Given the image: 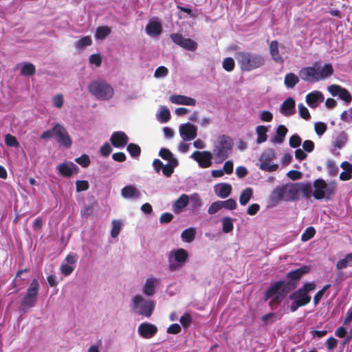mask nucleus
Listing matches in <instances>:
<instances>
[{
	"mask_svg": "<svg viewBox=\"0 0 352 352\" xmlns=\"http://www.w3.org/2000/svg\"><path fill=\"white\" fill-rule=\"evenodd\" d=\"M311 267L302 265L287 273L289 280H278L271 284L264 294V300L271 299L269 305L272 309L276 308L287 294L297 287V282L305 274L309 273Z\"/></svg>",
	"mask_w": 352,
	"mask_h": 352,
	"instance_id": "nucleus-1",
	"label": "nucleus"
},
{
	"mask_svg": "<svg viewBox=\"0 0 352 352\" xmlns=\"http://www.w3.org/2000/svg\"><path fill=\"white\" fill-rule=\"evenodd\" d=\"M333 69L331 64H324L320 70V66L316 63L313 66L302 68L299 72V76L305 82H315L327 78L333 75Z\"/></svg>",
	"mask_w": 352,
	"mask_h": 352,
	"instance_id": "nucleus-2",
	"label": "nucleus"
},
{
	"mask_svg": "<svg viewBox=\"0 0 352 352\" xmlns=\"http://www.w3.org/2000/svg\"><path fill=\"white\" fill-rule=\"evenodd\" d=\"M235 58L242 71L250 72L263 67L265 63L263 56L250 52H238Z\"/></svg>",
	"mask_w": 352,
	"mask_h": 352,
	"instance_id": "nucleus-3",
	"label": "nucleus"
},
{
	"mask_svg": "<svg viewBox=\"0 0 352 352\" xmlns=\"http://www.w3.org/2000/svg\"><path fill=\"white\" fill-rule=\"evenodd\" d=\"M316 287L314 282L305 283L300 288L292 292L289 298L292 300L290 309L292 312L296 311L299 307L308 305L311 301L309 292H313Z\"/></svg>",
	"mask_w": 352,
	"mask_h": 352,
	"instance_id": "nucleus-4",
	"label": "nucleus"
},
{
	"mask_svg": "<svg viewBox=\"0 0 352 352\" xmlns=\"http://www.w3.org/2000/svg\"><path fill=\"white\" fill-rule=\"evenodd\" d=\"M296 187V183L278 186L273 190L271 194V201L277 204L280 201H294L298 200L300 196H298Z\"/></svg>",
	"mask_w": 352,
	"mask_h": 352,
	"instance_id": "nucleus-5",
	"label": "nucleus"
},
{
	"mask_svg": "<svg viewBox=\"0 0 352 352\" xmlns=\"http://www.w3.org/2000/svg\"><path fill=\"white\" fill-rule=\"evenodd\" d=\"M313 186L314 188L313 196L316 199L329 200L336 193L337 184L336 182L327 184L324 179H317L314 182Z\"/></svg>",
	"mask_w": 352,
	"mask_h": 352,
	"instance_id": "nucleus-6",
	"label": "nucleus"
},
{
	"mask_svg": "<svg viewBox=\"0 0 352 352\" xmlns=\"http://www.w3.org/2000/svg\"><path fill=\"white\" fill-rule=\"evenodd\" d=\"M39 287L38 280L36 278H34L21 302L20 309L22 312L26 313L36 305Z\"/></svg>",
	"mask_w": 352,
	"mask_h": 352,
	"instance_id": "nucleus-7",
	"label": "nucleus"
},
{
	"mask_svg": "<svg viewBox=\"0 0 352 352\" xmlns=\"http://www.w3.org/2000/svg\"><path fill=\"white\" fill-rule=\"evenodd\" d=\"M233 146V142L229 136L223 135L218 138L213 152L217 159L222 162L227 159Z\"/></svg>",
	"mask_w": 352,
	"mask_h": 352,
	"instance_id": "nucleus-8",
	"label": "nucleus"
},
{
	"mask_svg": "<svg viewBox=\"0 0 352 352\" xmlns=\"http://www.w3.org/2000/svg\"><path fill=\"white\" fill-rule=\"evenodd\" d=\"M89 91L100 100H109L113 96V87L103 80H96L89 86Z\"/></svg>",
	"mask_w": 352,
	"mask_h": 352,
	"instance_id": "nucleus-9",
	"label": "nucleus"
},
{
	"mask_svg": "<svg viewBox=\"0 0 352 352\" xmlns=\"http://www.w3.org/2000/svg\"><path fill=\"white\" fill-rule=\"evenodd\" d=\"M155 308L153 300H146L142 296L136 295L133 298L132 309L138 314L146 318L151 317Z\"/></svg>",
	"mask_w": 352,
	"mask_h": 352,
	"instance_id": "nucleus-10",
	"label": "nucleus"
},
{
	"mask_svg": "<svg viewBox=\"0 0 352 352\" xmlns=\"http://www.w3.org/2000/svg\"><path fill=\"white\" fill-rule=\"evenodd\" d=\"M188 257V252L183 248L171 251L168 258L169 270L173 272L179 269L186 262Z\"/></svg>",
	"mask_w": 352,
	"mask_h": 352,
	"instance_id": "nucleus-11",
	"label": "nucleus"
},
{
	"mask_svg": "<svg viewBox=\"0 0 352 352\" xmlns=\"http://www.w3.org/2000/svg\"><path fill=\"white\" fill-rule=\"evenodd\" d=\"M276 158L275 151L273 148H267L264 151L260 157L261 162L259 168L260 169L268 171H276L278 166L276 164H272V161Z\"/></svg>",
	"mask_w": 352,
	"mask_h": 352,
	"instance_id": "nucleus-12",
	"label": "nucleus"
},
{
	"mask_svg": "<svg viewBox=\"0 0 352 352\" xmlns=\"http://www.w3.org/2000/svg\"><path fill=\"white\" fill-rule=\"evenodd\" d=\"M52 131L56 136V142L65 148H70L72 140L65 127L56 123L52 128Z\"/></svg>",
	"mask_w": 352,
	"mask_h": 352,
	"instance_id": "nucleus-13",
	"label": "nucleus"
},
{
	"mask_svg": "<svg viewBox=\"0 0 352 352\" xmlns=\"http://www.w3.org/2000/svg\"><path fill=\"white\" fill-rule=\"evenodd\" d=\"M191 157L199 164L201 168L210 167L212 164V155L210 151H195Z\"/></svg>",
	"mask_w": 352,
	"mask_h": 352,
	"instance_id": "nucleus-14",
	"label": "nucleus"
},
{
	"mask_svg": "<svg viewBox=\"0 0 352 352\" xmlns=\"http://www.w3.org/2000/svg\"><path fill=\"white\" fill-rule=\"evenodd\" d=\"M179 133L184 141H190L197 137V129L192 124L188 122L179 126Z\"/></svg>",
	"mask_w": 352,
	"mask_h": 352,
	"instance_id": "nucleus-15",
	"label": "nucleus"
},
{
	"mask_svg": "<svg viewBox=\"0 0 352 352\" xmlns=\"http://www.w3.org/2000/svg\"><path fill=\"white\" fill-rule=\"evenodd\" d=\"M138 334L144 339H150L155 336L157 327L150 322H142L138 328Z\"/></svg>",
	"mask_w": 352,
	"mask_h": 352,
	"instance_id": "nucleus-16",
	"label": "nucleus"
},
{
	"mask_svg": "<svg viewBox=\"0 0 352 352\" xmlns=\"http://www.w3.org/2000/svg\"><path fill=\"white\" fill-rule=\"evenodd\" d=\"M110 142L116 148H123L128 143L129 138L123 131H116L112 133Z\"/></svg>",
	"mask_w": 352,
	"mask_h": 352,
	"instance_id": "nucleus-17",
	"label": "nucleus"
},
{
	"mask_svg": "<svg viewBox=\"0 0 352 352\" xmlns=\"http://www.w3.org/2000/svg\"><path fill=\"white\" fill-rule=\"evenodd\" d=\"M56 168L59 174L65 177H70L74 172L76 173L78 172V167L72 162L61 163L57 166Z\"/></svg>",
	"mask_w": 352,
	"mask_h": 352,
	"instance_id": "nucleus-18",
	"label": "nucleus"
},
{
	"mask_svg": "<svg viewBox=\"0 0 352 352\" xmlns=\"http://www.w3.org/2000/svg\"><path fill=\"white\" fill-rule=\"evenodd\" d=\"M296 102L294 98H288L283 101L280 111L285 116H290L295 113Z\"/></svg>",
	"mask_w": 352,
	"mask_h": 352,
	"instance_id": "nucleus-19",
	"label": "nucleus"
},
{
	"mask_svg": "<svg viewBox=\"0 0 352 352\" xmlns=\"http://www.w3.org/2000/svg\"><path fill=\"white\" fill-rule=\"evenodd\" d=\"M170 101L176 104L195 106L196 100L183 95H172L170 96Z\"/></svg>",
	"mask_w": 352,
	"mask_h": 352,
	"instance_id": "nucleus-20",
	"label": "nucleus"
},
{
	"mask_svg": "<svg viewBox=\"0 0 352 352\" xmlns=\"http://www.w3.org/2000/svg\"><path fill=\"white\" fill-rule=\"evenodd\" d=\"M324 100L322 92L314 91L306 96V102L311 108H315L318 106V101Z\"/></svg>",
	"mask_w": 352,
	"mask_h": 352,
	"instance_id": "nucleus-21",
	"label": "nucleus"
},
{
	"mask_svg": "<svg viewBox=\"0 0 352 352\" xmlns=\"http://www.w3.org/2000/svg\"><path fill=\"white\" fill-rule=\"evenodd\" d=\"M296 189L298 190V196H300V193H302L303 197L309 199L313 195L312 186L310 183H296Z\"/></svg>",
	"mask_w": 352,
	"mask_h": 352,
	"instance_id": "nucleus-22",
	"label": "nucleus"
},
{
	"mask_svg": "<svg viewBox=\"0 0 352 352\" xmlns=\"http://www.w3.org/2000/svg\"><path fill=\"white\" fill-rule=\"evenodd\" d=\"M340 167L343 171L340 173L339 178L341 181H349L352 178V164L349 162H342Z\"/></svg>",
	"mask_w": 352,
	"mask_h": 352,
	"instance_id": "nucleus-23",
	"label": "nucleus"
},
{
	"mask_svg": "<svg viewBox=\"0 0 352 352\" xmlns=\"http://www.w3.org/2000/svg\"><path fill=\"white\" fill-rule=\"evenodd\" d=\"M270 53L272 59L276 63H283L284 59L279 53L278 42L272 41L270 44Z\"/></svg>",
	"mask_w": 352,
	"mask_h": 352,
	"instance_id": "nucleus-24",
	"label": "nucleus"
},
{
	"mask_svg": "<svg viewBox=\"0 0 352 352\" xmlns=\"http://www.w3.org/2000/svg\"><path fill=\"white\" fill-rule=\"evenodd\" d=\"M162 30L160 23L157 21H151L146 27V32L148 35L158 36Z\"/></svg>",
	"mask_w": 352,
	"mask_h": 352,
	"instance_id": "nucleus-25",
	"label": "nucleus"
},
{
	"mask_svg": "<svg viewBox=\"0 0 352 352\" xmlns=\"http://www.w3.org/2000/svg\"><path fill=\"white\" fill-rule=\"evenodd\" d=\"M287 132L288 129L285 126L278 125L276 131V135L274 137L272 142L278 144L283 143Z\"/></svg>",
	"mask_w": 352,
	"mask_h": 352,
	"instance_id": "nucleus-26",
	"label": "nucleus"
},
{
	"mask_svg": "<svg viewBox=\"0 0 352 352\" xmlns=\"http://www.w3.org/2000/svg\"><path fill=\"white\" fill-rule=\"evenodd\" d=\"M189 202V197L186 194H182L173 204V209L175 212L187 206Z\"/></svg>",
	"mask_w": 352,
	"mask_h": 352,
	"instance_id": "nucleus-27",
	"label": "nucleus"
},
{
	"mask_svg": "<svg viewBox=\"0 0 352 352\" xmlns=\"http://www.w3.org/2000/svg\"><path fill=\"white\" fill-rule=\"evenodd\" d=\"M121 195L124 198L129 199L133 197H138L140 193L137 188L133 186H126L122 189Z\"/></svg>",
	"mask_w": 352,
	"mask_h": 352,
	"instance_id": "nucleus-28",
	"label": "nucleus"
},
{
	"mask_svg": "<svg viewBox=\"0 0 352 352\" xmlns=\"http://www.w3.org/2000/svg\"><path fill=\"white\" fill-rule=\"evenodd\" d=\"M157 282V279L155 278H151L146 279L143 292L146 296H153L155 293V284Z\"/></svg>",
	"mask_w": 352,
	"mask_h": 352,
	"instance_id": "nucleus-29",
	"label": "nucleus"
},
{
	"mask_svg": "<svg viewBox=\"0 0 352 352\" xmlns=\"http://www.w3.org/2000/svg\"><path fill=\"white\" fill-rule=\"evenodd\" d=\"M268 129L267 126L263 125H259L256 128V132L257 134L256 142L257 144H261L265 142L267 139V132Z\"/></svg>",
	"mask_w": 352,
	"mask_h": 352,
	"instance_id": "nucleus-30",
	"label": "nucleus"
},
{
	"mask_svg": "<svg viewBox=\"0 0 352 352\" xmlns=\"http://www.w3.org/2000/svg\"><path fill=\"white\" fill-rule=\"evenodd\" d=\"M178 166L177 160H173L168 162V164L164 165L162 168V173L166 177H170L174 172V169Z\"/></svg>",
	"mask_w": 352,
	"mask_h": 352,
	"instance_id": "nucleus-31",
	"label": "nucleus"
},
{
	"mask_svg": "<svg viewBox=\"0 0 352 352\" xmlns=\"http://www.w3.org/2000/svg\"><path fill=\"white\" fill-rule=\"evenodd\" d=\"M299 82V78L294 73H288L285 76L284 83L287 88H294Z\"/></svg>",
	"mask_w": 352,
	"mask_h": 352,
	"instance_id": "nucleus-32",
	"label": "nucleus"
},
{
	"mask_svg": "<svg viewBox=\"0 0 352 352\" xmlns=\"http://www.w3.org/2000/svg\"><path fill=\"white\" fill-rule=\"evenodd\" d=\"M348 266H352V252L347 254L343 259L338 261L336 263V269L342 270Z\"/></svg>",
	"mask_w": 352,
	"mask_h": 352,
	"instance_id": "nucleus-33",
	"label": "nucleus"
},
{
	"mask_svg": "<svg viewBox=\"0 0 352 352\" xmlns=\"http://www.w3.org/2000/svg\"><path fill=\"white\" fill-rule=\"evenodd\" d=\"M36 73V67L31 63H25L21 68L20 74L22 76H32Z\"/></svg>",
	"mask_w": 352,
	"mask_h": 352,
	"instance_id": "nucleus-34",
	"label": "nucleus"
},
{
	"mask_svg": "<svg viewBox=\"0 0 352 352\" xmlns=\"http://www.w3.org/2000/svg\"><path fill=\"white\" fill-rule=\"evenodd\" d=\"M111 32V30L109 27L103 25L96 28V38L98 40H103L108 36Z\"/></svg>",
	"mask_w": 352,
	"mask_h": 352,
	"instance_id": "nucleus-35",
	"label": "nucleus"
},
{
	"mask_svg": "<svg viewBox=\"0 0 352 352\" xmlns=\"http://www.w3.org/2000/svg\"><path fill=\"white\" fill-rule=\"evenodd\" d=\"M252 195L253 190L251 188H247L243 190L239 197V202L241 205L245 206L252 198Z\"/></svg>",
	"mask_w": 352,
	"mask_h": 352,
	"instance_id": "nucleus-36",
	"label": "nucleus"
},
{
	"mask_svg": "<svg viewBox=\"0 0 352 352\" xmlns=\"http://www.w3.org/2000/svg\"><path fill=\"white\" fill-rule=\"evenodd\" d=\"M233 219L230 217H225L222 218V231L224 233H229L233 230L234 225H233Z\"/></svg>",
	"mask_w": 352,
	"mask_h": 352,
	"instance_id": "nucleus-37",
	"label": "nucleus"
},
{
	"mask_svg": "<svg viewBox=\"0 0 352 352\" xmlns=\"http://www.w3.org/2000/svg\"><path fill=\"white\" fill-rule=\"evenodd\" d=\"M195 230L193 228H189L186 230H184L182 234L181 237L183 239L184 241H186L187 243L192 242L195 236Z\"/></svg>",
	"mask_w": 352,
	"mask_h": 352,
	"instance_id": "nucleus-38",
	"label": "nucleus"
},
{
	"mask_svg": "<svg viewBox=\"0 0 352 352\" xmlns=\"http://www.w3.org/2000/svg\"><path fill=\"white\" fill-rule=\"evenodd\" d=\"M92 44V39L90 36H85L80 38L75 43V46L78 50H82L85 47L89 46Z\"/></svg>",
	"mask_w": 352,
	"mask_h": 352,
	"instance_id": "nucleus-39",
	"label": "nucleus"
},
{
	"mask_svg": "<svg viewBox=\"0 0 352 352\" xmlns=\"http://www.w3.org/2000/svg\"><path fill=\"white\" fill-rule=\"evenodd\" d=\"M232 192V186L229 184H221L217 193L221 198L228 197Z\"/></svg>",
	"mask_w": 352,
	"mask_h": 352,
	"instance_id": "nucleus-40",
	"label": "nucleus"
},
{
	"mask_svg": "<svg viewBox=\"0 0 352 352\" xmlns=\"http://www.w3.org/2000/svg\"><path fill=\"white\" fill-rule=\"evenodd\" d=\"M181 47L187 50L195 51L197 48V43L191 38H184Z\"/></svg>",
	"mask_w": 352,
	"mask_h": 352,
	"instance_id": "nucleus-41",
	"label": "nucleus"
},
{
	"mask_svg": "<svg viewBox=\"0 0 352 352\" xmlns=\"http://www.w3.org/2000/svg\"><path fill=\"white\" fill-rule=\"evenodd\" d=\"M126 150L133 157H138L140 155L141 153L140 147L134 143L129 144Z\"/></svg>",
	"mask_w": 352,
	"mask_h": 352,
	"instance_id": "nucleus-42",
	"label": "nucleus"
},
{
	"mask_svg": "<svg viewBox=\"0 0 352 352\" xmlns=\"http://www.w3.org/2000/svg\"><path fill=\"white\" fill-rule=\"evenodd\" d=\"M316 234V230L314 227L310 226L306 228L305 232L301 235V241L303 242L307 241L312 239Z\"/></svg>",
	"mask_w": 352,
	"mask_h": 352,
	"instance_id": "nucleus-43",
	"label": "nucleus"
},
{
	"mask_svg": "<svg viewBox=\"0 0 352 352\" xmlns=\"http://www.w3.org/2000/svg\"><path fill=\"white\" fill-rule=\"evenodd\" d=\"M347 138L344 133L339 134L333 142V146L336 148H342L346 144Z\"/></svg>",
	"mask_w": 352,
	"mask_h": 352,
	"instance_id": "nucleus-44",
	"label": "nucleus"
},
{
	"mask_svg": "<svg viewBox=\"0 0 352 352\" xmlns=\"http://www.w3.org/2000/svg\"><path fill=\"white\" fill-rule=\"evenodd\" d=\"M327 168L330 176L335 177L338 175L339 168L333 160H329L327 162Z\"/></svg>",
	"mask_w": 352,
	"mask_h": 352,
	"instance_id": "nucleus-45",
	"label": "nucleus"
},
{
	"mask_svg": "<svg viewBox=\"0 0 352 352\" xmlns=\"http://www.w3.org/2000/svg\"><path fill=\"white\" fill-rule=\"evenodd\" d=\"M223 68L227 72H232L234 69L235 63L232 58H226L222 63Z\"/></svg>",
	"mask_w": 352,
	"mask_h": 352,
	"instance_id": "nucleus-46",
	"label": "nucleus"
},
{
	"mask_svg": "<svg viewBox=\"0 0 352 352\" xmlns=\"http://www.w3.org/2000/svg\"><path fill=\"white\" fill-rule=\"evenodd\" d=\"M331 287V285L327 284L325 285L322 289L319 290L314 296V303L315 305H317L319 304L320 301L321 300L322 298L323 297L325 292Z\"/></svg>",
	"mask_w": 352,
	"mask_h": 352,
	"instance_id": "nucleus-47",
	"label": "nucleus"
},
{
	"mask_svg": "<svg viewBox=\"0 0 352 352\" xmlns=\"http://www.w3.org/2000/svg\"><path fill=\"white\" fill-rule=\"evenodd\" d=\"M5 143L7 146L14 148H18L19 146V143L16 138L10 134H6L5 135Z\"/></svg>",
	"mask_w": 352,
	"mask_h": 352,
	"instance_id": "nucleus-48",
	"label": "nucleus"
},
{
	"mask_svg": "<svg viewBox=\"0 0 352 352\" xmlns=\"http://www.w3.org/2000/svg\"><path fill=\"white\" fill-rule=\"evenodd\" d=\"M159 155L164 160H168V162H171L173 160H177L174 157L173 154L166 148H162L160 149L159 152Z\"/></svg>",
	"mask_w": 352,
	"mask_h": 352,
	"instance_id": "nucleus-49",
	"label": "nucleus"
},
{
	"mask_svg": "<svg viewBox=\"0 0 352 352\" xmlns=\"http://www.w3.org/2000/svg\"><path fill=\"white\" fill-rule=\"evenodd\" d=\"M122 223L118 220H113L112 221V229L111 235L113 238L117 237L121 230Z\"/></svg>",
	"mask_w": 352,
	"mask_h": 352,
	"instance_id": "nucleus-50",
	"label": "nucleus"
},
{
	"mask_svg": "<svg viewBox=\"0 0 352 352\" xmlns=\"http://www.w3.org/2000/svg\"><path fill=\"white\" fill-rule=\"evenodd\" d=\"M75 162L83 168H87L90 164L89 157L86 154H83L79 157L76 158Z\"/></svg>",
	"mask_w": 352,
	"mask_h": 352,
	"instance_id": "nucleus-51",
	"label": "nucleus"
},
{
	"mask_svg": "<svg viewBox=\"0 0 352 352\" xmlns=\"http://www.w3.org/2000/svg\"><path fill=\"white\" fill-rule=\"evenodd\" d=\"M298 107L300 117L306 120H309L311 116L308 109L303 104H299Z\"/></svg>",
	"mask_w": 352,
	"mask_h": 352,
	"instance_id": "nucleus-52",
	"label": "nucleus"
},
{
	"mask_svg": "<svg viewBox=\"0 0 352 352\" xmlns=\"http://www.w3.org/2000/svg\"><path fill=\"white\" fill-rule=\"evenodd\" d=\"M222 208L234 210L236 208V202L234 199H228L226 201H221Z\"/></svg>",
	"mask_w": 352,
	"mask_h": 352,
	"instance_id": "nucleus-53",
	"label": "nucleus"
},
{
	"mask_svg": "<svg viewBox=\"0 0 352 352\" xmlns=\"http://www.w3.org/2000/svg\"><path fill=\"white\" fill-rule=\"evenodd\" d=\"M221 209H222L221 202V201H217L212 203V204L208 208V212L210 214H214L217 213Z\"/></svg>",
	"mask_w": 352,
	"mask_h": 352,
	"instance_id": "nucleus-54",
	"label": "nucleus"
},
{
	"mask_svg": "<svg viewBox=\"0 0 352 352\" xmlns=\"http://www.w3.org/2000/svg\"><path fill=\"white\" fill-rule=\"evenodd\" d=\"M170 119V113L169 110L164 107L160 112V120L162 123L167 122Z\"/></svg>",
	"mask_w": 352,
	"mask_h": 352,
	"instance_id": "nucleus-55",
	"label": "nucleus"
},
{
	"mask_svg": "<svg viewBox=\"0 0 352 352\" xmlns=\"http://www.w3.org/2000/svg\"><path fill=\"white\" fill-rule=\"evenodd\" d=\"M76 191L81 192L89 189V184L86 180H77L76 182Z\"/></svg>",
	"mask_w": 352,
	"mask_h": 352,
	"instance_id": "nucleus-56",
	"label": "nucleus"
},
{
	"mask_svg": "<svg viewBox=\"0 0 352 352\" xmlns=\"http://www.w3.org/2000/svg\"><path fill=\"white\" fill-rule=\"evenodd\" d=\"M301 141L300 137L297 134H294L289 138V146L292 148H298L301 144Z\"/></svg>",
	"mask_w": 352,
	"mask_h": 352,
	"instance_id": "nucleus-57",
	"label": "nucleus"
},
{
	"mask_svg": "<svg viewBox=\"0 0 352 352\" xmlns=\"http://www.w3.org/2000/svg\"><path fill=\"white\" fill-rule=\"evenodd\" d=\"M314 129L318 135H322L327 131V126L324 122H318L315 124Z\"/></svg>",
	"mask_w": 352,
	"mask_h": 352,
	"instance_id": "nucleus-58",
	"label": "nucleus"
},
{
	"mask_svg": "<svg viewBox=\"0 0 352 352\" xmlns=\"http://www.w3.org/2000/svg\"><path fill=\"white\" fill-rule=\"evenodd\" d=\"M168 74V69L164 66L158 67L154 74L155 78H163L166 77Z\"/></svg>",
	"mask_w": 352,
	"mask_h": 352,
	"instance_id": "nucleus-59",
	"label": "nucleus"
},
{
	"mask_svg": "<svg viewBox=\"0 0 352 352\" xmlns=\"http://www.w3.org/2000/svg\"><path fill=\"white\" fill-rule=\"evenodd\" d=\"M179 322L184 327H188L192 322V317L189 314H185L180 317Z\"/></svg>",
	"mask_w": 352,
	"mask_h": 352,
	"instance_id": "nucleus-60",
	"label": "nucleus"
},
{
	"mask_svg": "<svg viewBox=\"0 0 352 352\" xmlns=\"http://www.w3.org/2000/svg\"><path fill=\"white\" fill-rule=\"evenodd\" d=\"M339 97L341 100H344L346 103H350L352 100V96H351L350 93L344 88L342 89V91L339 94Z\"/></svg>",
	"mask_w": 352,
	"mask_h": 352,
	"instance_id": "nucleus-61",
	"label": "nucleus"
},
{
	"mask_svg": "<svg viewBox=\"0 0 352 352\" xmlns=\"http://www.w3.org/2000/svg\"><path fill=\"white\" fill-rule=\"evenodd\" d=\"M112 151V148L108 142L104 143L100 149L101 155L103 157H107L110 155Z\"/></svg>",
	"mask_w": 352,
	"mask_h": 352,
	"instance_id": "nucleus-62",
	"label": "nucleus"
},
{
	"mask_svg": "<svg viewBox=\"0 0 352 352\" xmlns=\"http://www.w3.org/2000/svg\"><path fill=\"white\" fill-rule=\"evenodd\" d=\"M89 63L95 65L96 67H99L102 63V57L98 54H91L89 56Z\"/></svg>",
	"mask_w": 352,
	"mask_h": 352,
	"instance_id": "nucleus-63",
	"label": "nucleus"
},
{
	"mask_svg": "<svg viewBox=\"0 0 352 352\" xmlns=\"http://www.w3.org/2000/svg\"><path fill=\"white\" fill-rule=\"evenodd\" d=\"M302 148L305 151L311 153L314 150L315 144L313 141L307 140L303 142Z\"/></svg>",
	"mask_w": 352,
	"mask_h": 352,
	"instance_id": "nucleus-64",
	"label": "nucleus"
}]
</instances>
